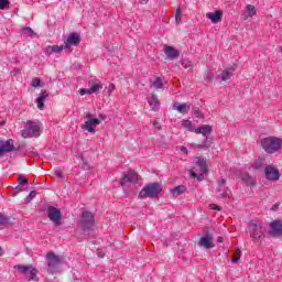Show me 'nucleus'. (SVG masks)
<instances>
[{
  "instance_id": "obj_1",
  "label": "nucleus",
  "mask_w": 282,
  "mask_h": 282,
  "mask_svg": "<svg viewBox=\"0 0 282 282\" xmlns=\"http://www.w3.org/2000/svg\"><path fill=\"white\" fill-rule=\"evenodd\" d=\"M247 228L253 241H261V239H265V227H263V223L261 220H251Z\"/></svg>"
},
{
  "instance_id": "obj_2",
  "label": "nucleus",
  "mask_w": 282,
  "mask_h": 282,
  "mask_svg": "<svg viewBox=\"0 0 282 282\" xmlns=\"http://www.w3.org/2000/svg\"><path fill=\"white\" fill-rule=\"evenodd\" d=\"M261 147L265 153H276L282 147V140L276 137H268L262 139Z\"/></svg>"
},
{
  "instance_id": "obj_3",
  "label": "nucleus",
  "mask_w": 282,
  "mask_h": 282,
  "mask_svg": "<svg viewBox=\"0 0 282 282\" xmlns=\"http://www.w3.org/2000/svg\"><path fill=\"white\" fill-rule=\"evenodd\" d=\"M61 263H63V259L59 256H56V253L48 252L46 254V270L50 274H56Z\"/></svg>"
},
{
  "instance_id": "obj_4",
  "label": "nucleus",
  "mask_w": 282,
  "mask_h": 282,
  "mask_svg": "<svg viewBox=\"0 0 282 282\" xmlns=\"http://www.w3.org/2000/svg\"><path fill=\"white\" fill-rule=\"evenodd\" d=\"M94 224H96V220L94 219V214H91V212H83L79 220V226L84 235H89V232H91Z\"/></svg>"
},
{
  "instance_id": "obj_5",
  "label": "nucleus",
  "mask_w": 282,
  "mask_h": 282,
  "mask_svg": "<svg viewBox=\"0 0 282 282\" xmlns=\"http://www.w3.org/2000/svg\"><path fill=\"white\" fill-rule=\"evenodd\" d=\"M41 135V123L28 120L22 130V138H39Z\"/></svg>"
},
{
  "instance_id": "obj_6",
  "label": "nucleus",
  "mask_w": 282,
  "mask_h": 282,
  "mask_svg": "<svg viewBox=\"0 0 282 282\" xmlns=\"http://www.w3.org/2000/svg\"><path fill=\"white\" fill-rule=\"evenodd\" d=\"M162 193V188H160V184L152 183L145 185L141 192L139 193L140 199H147V197H158Z\"/></svg>"
},
{
  "instance_id": "obj_7",
  "label": "nucleus",
  "mask_w": 282,
  "mask_h": 282,
  "mask_svg": "<svg viewBox=\"0 0 282 282\" xmlns=\"http://www.w3.org/2000/svg\"><path fill=\"white\" fill-rule=\"evenodd\" d=\"M14 269L18 270L20 274L29 276V281H34L36 279V275L39 274V271L32 268V265L18 264L14 267Z\"/></svg>"
},
{
  "instance_id": "obj_8",
  "label": "nucleus",
  "mask_w": 282,
  "mask_h": 282,
  "mask_svg": "<svg viewBox=\"0 0 282 282\" xmlns=\"http://www.w3.org/2000/svg\"><path fill=\"white\" fill-rule=\"evenodd\" d=\"M196 165L198 166L200 174L197 176V172H192V177H197L198 182L204 180V174L208 173V166L206 165V159L197 156Z\"/></svg>"
},
{
  "instance_id": "obj_9",
  "label": "nucleus",
  "mask_w": 282,
  "mask_h": 282,
  "mask_svg": "<svg viewBox=\"0 0 282 282\" xmlns=\"http://www.w3.org/2000/svg\"><path fill=\"white\" fill-rule=\"evenodd\" d=\"M264 175L270 182H279L281 180V173H279V169L274 167V165H267Z\"/></svg>"
},
{
  "instance_id": "obj_10",
  "label": "nucleus",
  "mask_w": 282,
  "mask_h": 282,
  "mask_svg": "<svg viewBox=\"0 0 282 282\" xmlns=\"http://www.w3.org/2000/svg\"><path fill=\"white\" fill-rule=\"evenodd\" d=\"M140 182V175L135 171L129 170L121 178V186L126 184H138Z\"/></svg>"
},
{
  "instance_id": "obj_11",
  "label": "nucleus",
  "mask_w": 282,
  "mask_h": 282,
  "mask_svg": "<svg viewBox=\"0 0 282 282\" xmlns=\"http://www.w3.org/2000/svg\"><path fill=\"white\" fill-rule=\"evenodd\" d=\"M47 217L53 221V224H55V226H61V219H63V215L56 207L48 206Z\"/></svg>"
},
{
  "instance_id": "obj_12",
  "label": "nucleus",
  "mask_w": 282,
  "mask_h": 282,
  "mask_svg": "<svg viewBox=\"0 0 282 282\" xmlns=\"http://www.w3.org/2000/svg\"><path fill=\"white\" fill-rule=\"evenodd\" d=\"M198 246L200 248H205L206 250H210L212 248H215V238L210 234H206L203 237H200L198 241Z\"/></svg>"
},
{
  "instance_id": "obj_13",
  "label": "nucleus",
  "mask_w": 282,
  "mask_h": 282,
  "mask_svg": "<svg viewBox=\"0 0 282 282\" xmlns=\"http://www.w3.org/2000/svg\"><path fill=\"white\" fill-rule=\"evenodd\" d=\"M64 43L65 50H70L72 45H74V47H78V45H80V36L78 33H70Z\"/></svg>"
},
{
  "instance_id": "obj_14",
  "label": "nucleus",
  "mask_w": 282,
  "mask_h": 282,
  "mask_svg": "<svg viewBox=\"0 0 282 282\" xmlns=\"http://www.w3.org/2000/svg\"><path fill=\"white\" fill-rule=\"evenodd\" d=\"M234 76H235V68L230 67L221 70L220 74L216 76V80H218L219 83H225L226 80H230V78Z\"/></svg>"
},
{
  "instance_id": "obj_15",
  "label": "nucleus",
  "mask_w": 282,
  "mask_h": 282,
  "mask_svg": "<svg viewBox=\"0 0 282 282\" xmlns=\"http://www.w3.org/2000/svg\"><path fill=\"white\" fill-rule=\"evenodd\" d=\"M98 124H100V119H90L82 124V129L88 131V133H96Z\"/></svg>"
},
{
  "instance_id": "obj_16",
  "label": "nucleus",
  "mask_w": 282,
  "mask_h": 282,
  "mask_svg": "<svg viewBox=\"0 0 282 282\" xmlns=\"http://www.w3.org/2000/svg\"><path fill=\"white\" fill-rule=\"evenodd\" d=\"M221 188H226V180L225 178L218 180V187L216 189V195H217V197H220V198L230 197V191H224V193H221Z\"/></svg>"
},
{
  "instance_id": "obj_17",
  "label": "nucleus",
  "mask_w": 282,
  "mask_h": 282,
  "mask_svg": "<svg viewBox=\"0 0 282 282\" xmlns=\"http://www.w3.org/2000/svg\"><path fill=\"white\" fill-rule=\"evenodd\" d=\"M10 151H14V145L12 144V141L11 140L1 141L0 142V155H3V153H10Z\"/></svg>"
},
{
  "instance_id": "obj_18",
  "label": "nucleus",
  "mask_w": 282,
  "mask_h": 282,
  "mask_svg": "<svg viewBox=\"0 0 282 282\" xmlns=\"http://www.w3.org/2000/svg\"><path fill=\"white\" fill-rule=\"evenodd\" d=\"M270 235H282V223L281 220H274L270 224Z\"/></svg>"
},
{
  "instance_id": "obj_19",
  "label": "nucleus",
  "mask_w": 282,
  "mask_h": 282,
  "mask_svg": "<svg viewBox=\"0 0 282 282\" xmlns=\"http://www.w3.org/2000/svg\"><path fill=\"white\" fill-rule=\"evenodd\" d=\"M194 133H197V134L200 133L202 135H204V138H207V135H210V133H213V127L208 124L200 126L196 128Z\"/></svg>"
},
{
  "instance_id": "obj_20",
  "label": "nucleus",
  "mask_w": 282,
  "mask_h": 282,
  "mask_svg": "<svg viewBox=\"0 0 282 282\" xmlns=\"http://www.w3.org/2000/svg\"><path fill=\"white\" fill-rule=\"evenodd\" d=\"M223 17H224V12L219 10L207 13V19H210L212 23H219Z\"/></svg>"
},
{
  "instance_id": "obj_21",
  "label": "nucleus",
  "mask_w": 282,
  "mask_h": 282,
  "mask_svg": "<svg viewBox=\"0 0 282 282\" xmlns=\"http://www.w3.org/2000/svg\"><path fill=\"white\" fill-rule=\"evenodd\" d=\"M47 90H43L36 99L37 109H45V100H47Z\"/></svg>"
},
{
  "instance_id": "obj_22",
  "label": "nucleus",
  "mask_w": 282,
  "mask_h": 282,
  "mask_svg": "<svg viewBox=\"0 0 282 282\" xmlns=\"http://www.w3.org/2000/svg\"><path fill=\"white\" fill-rule=\"evenodd\" d=\"M165 54L170 61H173L180 56V51L175 50L173 46H167L165 47Z\"/></svg>"
},
{
  "instance_id": "obj_23",
  "label": "nucleus",
  "mask_w": 282,
  "mask_h": 282,
  "mask_svg": "<svg viewBox=\"0 0 282 282\" xmlns=\"http://www.w3.org/2000/svg\"><path fill=\"white\" fill-rule=\"evenodd\" d=\"M173 109L178 111V113H188L191 111V106L186 104H174Z\"/></svg>"
},
{
  "instance_id": "obj_24",
  "label": "nucleus",
  "mask_w": 282,
  "mask_h": 282,
  "mask_svg": "<svg viewBox=\"0 0 282 282\" xmlns=\"http://www.w3.org/2000/svg\"><path fill=\"white\" fill-rule=\"evenodd\" d=\"M63 50H65V47H63V45L58 46V45H53V46H47L45 48V54H61V52H63Z\"/></svg>"
},
{
  "instance_id": "obj_25",
  "label": "nucleus",
  "mask_w": 282,
  "mask_h": 282,
  "mask_svg": "<svg viewBox=\"0 0 282 282\" xmlns=\"http://www.w3.org/2000/svg\"><path fill=\"white\" fill-rule=\"evenodd\" d=\"M150 87L154 89H164V79L162 77H155L154 80L150 82Z\"/></svg>"
},
{
  "instance_id": "obj_26",
  "label": "nucleus",
  "mask_w": 282,
  "mask_h": 282,
  "mask_svg": "<svg viewBox=\"0 0 282 282\" xmlns=\"http://www.w3.org/2000/svg\"><path fill=\"white\" fill-rule=\"evenodd\" d=\"M149 105L152 111H160V99H158L156 95H152L151 99L149 100Z\"/></svg>"
},
{
  "instance_id": "obj_27",
  "label": "nucleus",
  "mask_w": 282,
  "mask_h": 282,
  "mask_svg": "<svg viewBox=\"0 0 282 282\" xmlns=\"http://www.w3.org/2000/svg\"><path fill=\"white\" fill-rule=\"evenodd\" d=\"M89 87H90V94H99L100 89H102V84H100V82L96 80V82H89L88 83Z\"/></svg>"
},
{
  "instance_id": "obj_28",
  "label": "nucleus",
  "mask_w": 282,
  "mask_h": 282,
  "mask_svg": "<svg viewBox=\"0 0 282 282\" xmlns=\"http://www.w3.org/2000/svg\"><path fill=\"white\" fill-rule=\"evenodd\" d=\"M182 128L186 129V131H189L191 133H195L196 128L193 127V122L191 120H183Z\"/></svg>"
},
{
  "instance_id": "obj_29",
  "label": "nucleus",
  "mask_w": 282,
  "mask_h": 282,
  "mask_svg": "<svg viewBox=\"0 0 282 282\" xmlns=\"http://www.w3.org/2000/svg\"><path fill=\"white\" fill-rule=\"evenodd\" d=\"M210 147H213V139H208V137H206L203 143H198L196 145V149H210Z\"/></svg>"
},
{
  "instance_id": "obj_30",
  "label": "nucleus",
  "mask_w": 282,
  "mask_h": 282,
  "mask_svg": "<svg viewBox=\"0 0 282 282\" xmlns=\"http://www.w3.org/2000/svg\"><path fill=\"white\" fill-rule=\"evenodd\" d=\"M22 34H24L25 36H30L31 39L36 36V33H34V31L30 26L23 28L22 29Z\"/></svg>"
},
{
  "instance_id": "obj_31",
  "label": "nucleus",
  "mask_w": 282,
  "mask_h": 282,
  "mask_svg": "<svg viewBox=\"0 0 282 282\" xmlns=\"http://www.w3.org/2000/svg\"><path fill=\"white\" fill-rule=\"evenodd\" d=\"M0 226H10V216L0 213Z\"/></svg>"
},
{
  "instance_id": "obj_32",
  "label": "nucleus",
  "mask_w": 282,
  "mask_h": 282,
  "mask_svg": "<svg viewBox=\"0 0 282 282\" xmlns=\"http://www.w3.org/2000/svg\"><path fill=\"white\" fill-rule=\"evenodd\" d=\"M246 10H247L248 17H254V14H257V8L252 4H247Z\"/></svg>"
},
{
  "instance_id": "obj_33",
  "label": "nucleus",
  "mask_w": 282,
  "mask_h": 282,
  "mask_svg": "<svg viewBox=\"0 0 282 282\" xmlns=\"http://www.w3.org/2000/svg\"><path fill=\"white\" fill-rule=\"evenodd\" d=\"M184 191H186V187L177 186L174 189H172V194L174 195V197H180V195H182V193H184Z\"/></svg>"
},
{
  "instance_id": "obj_34",
  "label": "nucleus",
  "mask_w": 282,
  "mask_h": 282,
  "mask_svg": "<svg viewBox=\"0 0 282 282\" xmlns=\"http://www.w3.org/2000/svg\"><path fill=\"white\" fill-rule=\"evenodd\" d=\"M181 65L184 67V69H191V67H193V62L189 59H182Z\"/></svg>"
},
{
  "instance_id": "obj_35",
  "label": "nucleus",
  "mask_w": 282,
  "mask_h": 282,
  "mask_svg": "<svg viewBox=\"0 0 282 282\" xmlns=\"http://www.w3.org/2000/svg\"><path fill=\"white\" fill-rule=\"evenodd\" d=\"M242 180L247 182L249 186L254 185V180L249 174H243Z\"/></svg>"
},
{
  "instance_id": "obj_36",
  "label": "nucleus",
  "mask_w": 282,
  "mask_h": 282,
  "mask_svg": "<svg viewBox=\"0 0 282 282\" xmlns=\"http://www.w3.org/2000/svg\"><path fill=\"white\" fill-rule=\"evenodd\" d=\"M10 8V1L9 0H0V10H8Z\"/></svg>"
},
{
  "instance_id": "obj_37",
  "label": "nucleus",
  "mask_w": 282,
  "mask_h": 282,
  "mask_svg": "<svg viewBox=\"0 0 282 282\" xmlns=\"http://www.w3.org/2000/svg\"><path fill=\"white\" fill-rule=\"evenodd\" d=\"M79 95L80 96H91V90H90V88H80Z\"/></svg>"
},
{
  "instance_id": "obj_38",
  "label": "nucleus",
  "mask_w": 282,
  "mask_h": 282,
  "mask_svg": "<svg viewBox=\"0 0 282 282\" xmlns=\"http://www.w3.org/2000/svg\"><path fill=\"white\" fill-rule=\"evenodd\" d=\"M239 259H241V250L236 251V256L234 259H231V263H239Z\"/></svg>"
},
{
  "instance_id": "obj_39",
  "label": "nucleus",
  "mask_w": 282,
  "mask_h": 282,
  "mask_svg": "<svg viewBox=\"0 0 282 282\" xmlns=\"http://www.w3.org/2000/svg\"><path fill=\"white\" fill-rule=\"evenodd\" d=\"M18 182H19L20 186H25V184H28V177L19 176Z\"/></svg>"
},
{
  "instance_id": "obj_40",
  "label": "nucleus",
  "mask_w": 282,
  "mask_h": 282,
  "mask_svg": "<svg viewBox=\"0 0 282 282\" xmlns=\"http://www.w3.org/2000/svg\"><path fill=\"white\" fill-rule=\"evenodd\" d=\"M54 175L55 177H59V180H65V176L63 175V172H61V170H55Z\"/></svg>"
},
{
  "instance_id": "obj_41",
  "label": "nucleus",
  "mask_w": 282,
  "mask_h": 282,
  "mask_svg": "<svg viewBox=\"0 0 282 282\" xmlns=\"http://www.w3.org/2000/svg\"><path fill=\"white\" fill-rule=\"evenodd\" d=\"M32 87H39V85H41V79L39 78H34L31 83Z\"/></svg>"
},
{
  "instance_id": "obj_42",
  "label": "nucleus",
  "mask_w": 282,
  "mask_h": 282,
  "mask_svg": "<svg viewBox=\"0 0 282 282\" xmlns=\"http://www.w3.org/2000/svg\"><path fill=\"white\" fill-rule=\"evenodd\" d=\"M180 17H182V11L180 9H177L176 10V15H175L176 23H180Z\"/></svg>"
},
{
  "instance_id": "obj_43",
  "label": "nucleus",
  "mask_w": 282,
  "mask_h": 282,
  "mask_svg": "<svg viewBox=\"0 0 282 282\" xmlns=\"http://www.w3.org/2000/svg\"><path fill=\"white\" fill-rule=\"evenodd\" d=\"M212 210H221V206H218L216 204L210 205Z\"/></svg>"
},
{
  "instance_id": "obj_44",
  "label": "nucleus",
  "mask_w": 282,
  "mask_h": 282,
  "mask_svg": "<svg viewBox=\"0 0 282 282\" xmlns=\"http://www.w3.org/2000/svg\"><path fill=\"white\" fill-rule=\"evenodd\" d=\"M21 191H23V186L22 185H18V186H15V188H14V193H21Z\"/></svg>"
},
{
  "instance_id": "obj_45",
  "label": "nucleus",
  "mask_w": 282,
  "mask_h": 282,
  "mask_svg": "<svg viewBox=\"0 0 282 282\" xmlns=\"http://www.w3.org/2000/svg\"><path fill=\"white\" fill-rule=\"evenodd\" d=\"M113 89H116V86L113 84H109L108 91L111 94Z\"/></svg>"
},
{
  "instance_id": "obj_46",
  "label": "nucleus",
  "mask_w": 282,
  "mask_h": 282,
  "mask_svg": "<svg viewBox=\"0 0 282 282\" xmlns=\"http://www.w3.org/2000/svg\"><path fill=\"white\" fill-rule=\"evenodd\" d=\"M29 197H31V199H34V197H36V192L35 191L30 192Z\"/></svg>"
},
{
  "instance_id": "obj_47",
  "label": "nucleus",
  "mask_w": 282,
  "mask_h": 282,
  "mask_svg": "<svg viewBox=\"0 0 282 282\" xmlns=\"http://www.w3.org/2000/svg\"><path fill=\"white\" fill-rule=\"evenodd\" d=\"M206 79L209 80V82L213 80V75H210V73H207L206 74Z\"/></svg>"
},
{
  "instance_id": "obj_48",
  "label": "nucleus",
  "mask_w": 282,
  "mask_h": 282,
  "mask_svg": "<svg viewBox=\"0 0 282 282\" xmlns=\"http://www.w3.org/2000/svg\"><path fill=\"white\" fill-rule=\"evenodd\" d=\"M271 210H273V212L279 210V204L273 205L272 208H271Z\"/></svg>"
},
{
  "instance_id": "obj_49",
  "label": "nucleus",
  "mask_w": 282,
  "mask_h": 282,
  "mask_svg": "<svg viewBox=\"0 0 282 282\" xmlns=\"http://www.w3.org/2000/svg\"><path fill=\"white\" fill-rule=\"evenodd\" d=\"M98 258H99V259H104V258H105V253L98 252Z\"/></svg>"
},
{
  "instance_id": "obj_50",
  "label": "nucleus",
  "mask_w": 282,
  "mask_h": 282,
  "mask_svg": "<svg viewBox=\"0 0 282 282\" xmlns=\"http://www.w3.org/2000/svg\"><path fill=\"white\" fill-rule=\"evenodd\" d=\"M181 151H182V153H188V149H186V148H182Z\"/></svg>"
},
{
  "instance_id": "obj_51",
  "label": "nucleus",
  "mask_w": 282,
  "mask_h": 282,
  "mask_svg": "<svg viewBox=\"0 0 282 282\" xmlns=\"http://www.w3.org/2000/svg\"><path fill=\"white\" fill-rule=\"evenodd\" d=\"M0 257H3V248L0 247Z\"/></svg>"
},
{
  "instance_id": "obj_52",
  "label": "nucleus",
  "mask_w": 282,
  "mask_h": 282,
  "mask_svg": "<svg viewBox=\"0 0 282 282\" xmlns=\"http://www.w3.org/2000/svg\"><path fill=\"white\" fill-rule=\"evenodd\" d=\"M154 127L156 128V129H160V123H154Z\"/></svg>"
},
{
  "instance_id": "obj_53",
  "label": "nucleus",
  "mask_w": 282,
  "mask_h": 282,
  "mask_svg": "<svg viewBox=\"0 0 282 282\" xmlns=\"http://www.w3.org/2000/svg\"><path fill=\"white\" fill-rule=\"evenodd\" d=\"M224 191H230V189L224 187V188L220 189V193H224Z\"/></svg>"
},
{
  "instance_id": "obj_54",
  "label": "nucleus",
  "mask_w": 282,
  "mask_h": 282,
  "mask_svg": "<svg viewBox=\"0 0 282 282\" xmlns=\"http://www.w3.org/2000/svg\"><path fill=\"white\" fill-rule=\"evenodd\" d=\"M141 3H149V0H142Z\"/></svg>"
},
{
  "instance_id": "obj_55",
  "label": "nucleus",
  "mask_w": 282,
  "mask_h": 282,
  "mask_svg": "<svg viewBox=\"0 0 282 282\" xmlns=\"http://www.w3.org/2000/svg\"><path fill=\"white\" fill-rule=\"evenodd\" d=\"M100 119H101V120H105V115H101V116H100Z\"/></svg>"
},
{
  "instance_id": "obj_56",
  "label": "nucleus",
  "mask_w": 282,
  "mask_h": 282,
  "mask_svg": "<svg viewBox=\"0 0 282 282\" xmlns=\"http://www.w3.org/2000/svg\"><path fill=\"white\" fill-rule=\"evenodd\" d=\"M256 169H261V166L259 164H256Z\"/></svg>"
},
{
  "instance_id": "obj_57",
  "label": "nucleus",
  "mask_w": 282,
  "mask_h": 282,
  "mask_svg": "<svg viewBox=\"0 0 282 282\" xmlns=\"http://www.w3.org/2000/svg\"><path fill=\"white\" fill-rule=\"evenodd\" d=\"M196 116L199 117V111H196Z\"/></svg>"
},
{
  "instance_id": "obj_58",
  "label": "nucleus",
  "mask_w": 282,
  "mask_h": 282,
  "mask_svg": "<svg viewBox=\"0 0 282 282\" xmlns=\"http://www.w3.org/2000/svg\"><path fill=\"white\" fill-rule=\"evenodd\" d=\"M87 118H91V115H90V113H88V115H87Z\"/></svg>"
}]
</instances>
